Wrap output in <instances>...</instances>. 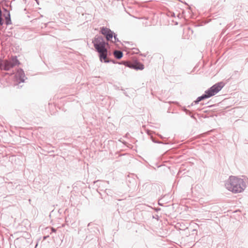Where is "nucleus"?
<instances>
[{
	"label": "nucleus",
	"mask_w": 248,
	"mask_h": 248,
	"mask_svg": "<svg viewBox=\"0 0 248 248\" xmlns=\"http://www.w3.org/2000/svg\"><path fill=\"white\" fill-rule=\"evenodd\" d=\"M225 186L228 190L234 193L242 192L246 187L242 179L232 176L230 177Z\"/></svg>",
	"instance_id": "nucleus-1"
},
{
	"label": "nucleus",
	"mask_w": 248,
	"mask_h": 248,
	"mask_svg": "<svg viewBox=\"0 0 248 248\" xmlns=\"http://www.w3.org/2000/svg\"><path fill=\"white\" fill-rule=\"evenodd\" d=\"M93 43L96 51L99 54V59L101 62H108V50L106 47L107 44L104 41L102 37H96L93 40Z\"/></svg>",
	"instance_id": "nucleus-2"
},
{
	"label": "nucleus",
	"mask_w": 248,
	"mask_h": 248,
	"mask_svg": "<svg viewBox=\"0 0 248 248\" xmlns=\"http://www.w3.org/2000/svg\"><path fill=\"white\" fill-rule=\"evenodd\" d=\"M224 84L222 82H219L215 84L212 87H211L208 90L206 91L204 94L200 97H199L197 98L196 102L198 103L202 99L211 97L215 95L219 91L221 90Z\"/></svg>",
	"instance_id": "nucleus-3"
},
{
	"label": "nucleus",
	"mask_w": 248,
	"mask_h": 248,
	"mask_svg": "<svg viewBox=\"0 0 248 248\" xmlns=\"http://www.w3.org/2000/svg\"><path fill=\"white\" fill-rule=\"evenodd\" d=\"M100 31L106 37L108 41H110L112 42H116L117 41H118L116 36L114 35L113 31L109 29L103 27L100 28Z\"/></svg>",
	"instance_id": "nucleus-4"
},
{
	"label": "nucleus",
	"mask_w": 248,
	"mask_h": 248,
	"mask_svg": "<svg viewBox=\"0 0 248 248\" xmlns=\"http://www.w3.org/2000/svg\"><path fill=\"white\" fill-rule=\"evenodd\" d=\"M124 64L127 67L137 70H143L144 68V65L141 63L136 62L134 63H130L128 62H124Z\"/></svg>",
	"instance_id": "nucleus-5"
},
{
	"label": "nucleus",
	"mask_w": 248,
	"mask_h": 248,
	"mask_svg": "<svg viewBox=\"0 0 248 248\" xmlns=\"http://www.w3.org/2000/svg\"><path fill=\"white\" fill-rule=\"evenodd\" d=\"M12 64V63H11L10 61L6 60L3 62V63L2 64V66L3 67L4 70H8L14 67L13 65Z\"/></svg>",
	"instance_id": "nucleus-6"
},
{
	"label": "nucleus",
	"mask_w": 248,
	"mask_h": 248,
	"mask_svg": "<svg viewBox=\"0 0 248 248\" xmlns=\"http://www.w3.org/2000/svg\"><path fill=\"white\" fill-rule=\"evenodd\" d=\"M113 54H114V57L118 59H121L123 56V52L122 51H119V50L114 51L113 52Z\"/></svg>",
	"instance_id": "nucleus-7"
},
{
	"label": "nucleus",
	"mask_w": 248,
	"mask_h": 248,
	"mask_svg": "<svg viewBox=\"0 0 248 248\" xmlns=\"http://www.w3.org/2000/svg\"><path fill=\"white\" fill-rule=\"evenodd\" d=\"M19 77V80L20 81L23 82L24 80V78L25 77L24 74L22 70L18 71L16 74Z\"/></svg>",
	"instance_id": "nucleus-8"
},
{
	"label": "nucleus",
	"mask_w": 248,
	"mask_h": 248,
	"mask_svg": "<svg viewBox=\"0 0 248 248\" xmlns=\"http://www.w3.org/2000/svg\"><path fill=\"white\" fill-rule=\"evenodd\" d=\"M10 61L11 62V63H12V64H13L14 66L18 64V61L16 57H13Z\"/></svg>",
	"instance_id": "nucleus-9"
},
{
	"label": "nucleus",
	"mask_w": 248,
	"mask_h": 248,
	"mask_svg": "<svg viewBox=\"0 0 248 248\" xmlns=\"http://www.w3.org/2000/svg\"><path fill=\"white\" fill-rule=\"evenodd\" d=\"M6 19L7 20V24H9V21L10 20L9 17H6Z\"/></svg>",
	"instance_id": "nucleus-10"
},
{
	"label": "nucleus",
	"mask_w": 248,
	"mask_h": 248,
	"mask_svg": "<svg viewBox=\"0 0 248 248\" xmlns=\"http://www.w3.org/2000/svg\"><path fill=\"white\" fill-rule=\"evenodd\" d=\"M51 230H52V231L53 232H56L54 228H53L51 229Z\"/></svg>",
	"instance_id": "nucleus-11"
}]
</instances>
